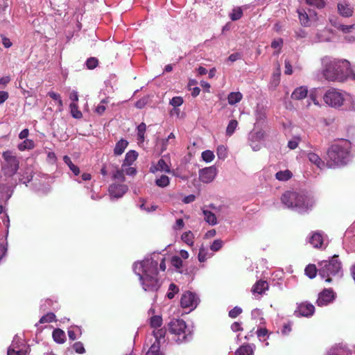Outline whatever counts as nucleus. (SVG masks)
I'll list each match as a JSON object with an SVG mask.
<instances>
[{
    "instance_id": "1",
    "label": "nucleus",
    "mask_w": 355,
    "mask_h": 355,
    "mask_svg": "<svg viewBox=\"0 0 355 355\" xmlns=\"http://www.w3.org/2000/svg\"><path fill=\"white\" fill-rule=\"evenodd\" d=\"M159 261V270L164 272L166 268L165 258L157 252L152 253L145 257L143 261L135 262L133 265V270L139 276L145 291L156 292L161 286L157 277Z\"/></svg>"
},
{
    "instance_id": "2",
    "label": "nucleus",
    "mask_w": 355,
    "mask_h": 355,
    "mask_svg": "<svg viewBox=\"0 0 355 355\" xmlns=\"http://www.w3.org/2000/svg\"><path fill=\"white\" fill-rule=\"evenodd\" d=\"M321 62L322 72L327 80L343 82L349 78L352 71L347 60L326 56Z\"/></svg>"
},
{
    "instance_id": "3",
    "label": "nucleus",
    "mask_w": 355,
    "mask_h": 355,
    "mask_svg": "<svg viewBox=\"0 0 355 355\" xmlns=\"http://www.w3.org/2000/svg\"><path fill=\"white\" fill-rule=\"evenodd\" d=\"M281 202L286 208L305 213L314 207L316 200L312 193L306 191H287L282 195Z\"/></svg>"
},
{
    "instance_id": "4",
    "label": "nucleus",
    "mask_w": 355,
    "mask_h": 355,
    "mask_svg": "<svg viewBox=\"0 0 355 355\" xmlns=\"http://www.w3.org/2000/svg\"><path fill=\"white\" fill-rule=\"evenodd\" d=\"M351 148L348 140H340L332 144L327 150V166L334 168L347 164L352 157Z\"/></svg>"
},
{
    "instance_id": "5",
    "label": "nucleus",
    "mask_w": 355,
    "mask_h": 355,
    "mask_svg": "<svg viewBox=\"0 0 355 355\" xmlns=\"http://www.w3.org/2000/svg\"><path fill=\"white\" fill-rule=\"evenodd\" d=\"M318 274L325 282H331V277H341L343 270L338 256L334 255L331 259L318 263Z\"/></svg>"
},
{
    "instance_id": "6",
    "label": "nucleus",
    "mask_w": 355,
    "mask_h": 355,
    "mask_svg": "<svg viewBox=\"0 0 355 355\" xmlns=\"http://www.w3.org/2000/svg\"><path fill=\"white\" fill-rule=\"evenodd\" d=\"M168 326L169 331L177 337V343L187 342L191 339V332L187 329L186 323L183 320L173 319Z\"/></svg>"
},
{
    "instance_id": "7",
    "label": "nucleus",
    "mask_w": 355,
    "mask_h": 355,
    "mask_svg": "<svg viewBox=\"0 0 355 355\" xmlns=\"http://www.w3.org/2000/svg\"><path fill=\"white\" fill-rule=\"evenodd\" d=\"M350 96L348 94L342 91L330 89L326 92L323 96L324 101L331 107H338L343 104V102Z\"/></svg>"
},
{
    "instance_id": "8",
    "label": "nucleus",
    "mask_w": 355,
    "mask_h": 355,
    "mask_svg": "<svg viewBox=\"0 0 355 355\" xmlns=\"http://www.w3.org/2000/svg\"><path fill=\"white\" fill-rule=\"evenodd\" d=\"M2 157L4 159L2 164L1 171L6 176L11 177L14 175L19 168V161L10 151H6Z\"/></svg>"
},
{
    "instance_id": "9",
    "label": "nucleus",
    "mask_w": 355,
    "mask_h": 355,
    "mask_svg": "<svg viewBox=\"0 0 355 355\" xmlns=\"http://www.w3.org/2000/svg\"><path fill=\"white\" fill-rule=\"evenodd\" d=\"M265 133L262 130L251 131L248 136V141L254 151H259L261 148V142L263 141Z\"/></svg>"
},
{
    "instance_id": "10",
    "label": "nucleus",
    "mask_w": 355,
    "mask_h": 355,
    "mask_svg": "<svg viewBox=\"0 0 355 355\" xmlns=\"http://www.w3.org/2000/svg\"><path fill=\"white\" fill-rule=\"evenodd\" d=\"M297 13L300 21L304 26H309L310 22L316 19V12L311 8H299Z\"/></svg>"
},
{
    "instance_id": "11",
    "label": "nucleus",
    "mask_w": 355,
    "mask_h": 355,
    "mask_svg": "<svg viewBox=\"0 0 355 355\" xmlns=\"http://www.w3.org/2000/svg\"><path fill=\"white\" fill-rule=\"evenodd\" d=\"M198 303V298L196 295L190 291L185 292L180 300L182 307L188 308L191 310L194 309Z\"/></svg>"
},
{
    "instance_id": "12",
    "label": "nucleus",
    "mask_w": 355,
    "mask_h": 355,
    "mask_svg": "<svg viewBox=\"0 0 355 355\" xmlns=\"http://www.w3.org/2000/svg\"><path fill=\"white\" fill-rule=\"evenodd\" d=\"M213 209L214 211L203 209L202 211L205 222H216L218 218L220 219V217L225 215L226 211L225 207H220L218 209L214 207Z\"/></svg>"
},
{
    "instance_id": "13",
    "label": "nucleus",
    "mask_w": 355,
    "mask_h": 355,
    "mask_svg": "<svg viewBox=\"0 0 355 355\" xmlns=\"http://www.w3.org/2000/svg\"><path fill=\"white\" fill-rule=\"evenodd\" d=\"M217 174V169L214 166L206 167L199 171L200 180L204 183H209L214 180Z\"/></svg>"
},
{
    "instance_id": "14",
    "label": "nucleus",
    "mask_w": 355,
    "mask_h": 355,
    "mask_svg": "<svg viewBox=\"0 0 355 355\" xmlns=\"http://www.w3.org/2000/svg\"><path fill=\"white\" fill-rule=\"evenodd\" d=\"M334 297L335 295L331 289H324L323 291L319 293L316 302L319 306H327L333 302Z\"/></svg>"
},
{
    "instance_id": "15",
    "label": "nucleus",
    "mask_w": 355,
    "mask_h": 355,
    "mask_svg": "<svg viewBox=\"0 0 355 355\" xmlns=\"http://www.w3.org/2000/svg\"><path fill=\"white\" fill-rule=\"evenodd\" d=\"M314 306L308 302H302L298 304L297 309L295 311V314L297 316L309 317L314 313Z\"/></svg>"
},
{
    "instance_id": "16",
    "label": "nucleus",
    "mask_w": 355,
    "mask_h": 355,
    "mask_svg": "<svg viewBox=\"0 0 355 355\" xmlns=\"http://www.w3.org/2000/svg\"><path fill=\"white\" fill-rule=\"evenodd\" d=\"M338 12L343 17H349L353 15L354 8L347 0H343L338 3Z\"/></svg>"
},
{
    "instance_id": "17",
    "label": "nucleus",
    "mask_w": 355,
    "mask_h": 355,
    "mask_svg": "<svg viewBox=\"0 0 355 355\" xmlns=\"http://www.w3.org/2000/svg\"><path fill=\"white\" fill-rule=\"evenodd\" d=\"M127 190L128 187L125 184H112L110 186L109 193L112 198L118 199L121 198Z\"/></svg>"
},
{
    "instance_id": "18",
    "label": "nucleus",
    "mask_w": 355,
    "mask_h": 355,
    "mask_svg": "<svg viewBox=\"0 0 355 355\" xmlns=\"http://www.w3.org/2000/svg\"><path fill=\"white\" fill-rule=\"evenodd\" d=\"M309 241L315 248H322L327 246L324 236L319 232L313 233Z\"/></svg>"
},
{
    "instance_id": "19",
    "label": "nucleus",
    "mask_w": 355,
    "mask_h": 355,
    "mask_svg": "<svg viewBox=\"0 0 355 355\" xmlns=\"http://www.w3.org/2000/svg\"><path fill=\"white\" fill-rule=\"evenodd\" d=\"M255 127L261 125L266 119V110L263 105H257L254 110Z\"/></svg>"
},
{
    "instance_id": "20",
    "label": "nucleus",
    "mask_w": 355,
    "mask_h": 355,
    "mask_svg": "<svg viewBox=\"0 0 355 355\" xmlns=\"http://www.w3.org/2000/svg\"><path fill=\"white\" fill-rule=\"evenodd\" d=\"M308 96V88L306 86H300L294 89L291 94V98L293 100H302Z\"/></svg>"
},
{
    "instance_id": "21",
    "label": "nucleus",
    "mask_w": 355,
    "mask_h": 355,
    "mask_svg": "<svg viewBox=\"0 0 355 355\" xmlns=\"http://www.w3.org/2000/svg\"><path fill=\"white\" fill-rule=\"evenodd\" d=\"M307 157L309 162L315 164L318 168L322 169L324 167V162L316 153L312 152L309 153Z\"/></svg>"
},
{
    "instance_id": "22",
    "label": "nucleus",
    "mask_w": 355,
    "mask_h": 355,
    "mask_svg": "<svg viewBox=\"0 0 355 355\" xmlns=\"http://www.w3.org/2000/svg\"><path fill=\"white\" fill-rule=\"evenodd\" d=\"M175 136L171 132L166 139H161L159 141V144L161 146V152H164L167 149L168 145H175Z\"/></svg>"
},
{
    "instance_id": "23",
    "label": "nucleus",
    "mask_w": 355,
    "mask_h": 355,
    "mask_svg": "<svg viewBox=\"0 0 355 355\" xmlns=\"http://www.w3.org/2000/svg\"><path fill=\"white\" fill-rule=\"evenodd\" d=\"M268 288V284L266 281H258L252 288L253 294L261 295L263 292Z\"/></svg>"
},
{
    "instance_id": "24",
    "label": "nucleus",
    "mask_w": 355,
    "mask_h": 355,
    "mask_svg": "<svg viewBox=\"0 0 355 355\" xmlns=\"http://www.w3.org/2000/svg\"><path fill=\"white\" fill-rule=\"evenodd\" d=\"M13 193V188L6 184H0V198L3 200H8Z\"/></svg>"
},
{
    "instance_id": "25",
    "label": "nucleus",
    "mask_w": 355,
    "mask_h": 355,
    "mask_svg": "<svg viewBox=\"0 0 355 355\" xmlns=\"http://www.w3.org/2000/svg\"><path fill=\"white\" fill-rule=\"evenodd\" d=\"M150 171L153 173L159 171L166 173L171 172L169 166L163 159H160L155 166L151 167Z\"/></svg>"
},
{
    "instance_id": "26",
    "label": "nucleus",
    "mask_w": 355,
    "mask_h": 355,
    "mask_svg": "<svg viewBox=\"0 0 355 355\" xmlns=\"http://www.w3.org/2000/svg\"><path fill=\"white\" fill-rule=\"evenodd\" d=\"M293 177V173L290 170L286 169L276 173L275 178L281 182L288 181Z\"/></svg>"
},
{
    "instance_id": "27",
    "label": "nucleus",
    "mask_w": 355,
    "mask_h": 355,
    "mask_svg": "<svg viewBox=\"0 0 355 355\" xmlns=\"http://www.w3.org/2000/svg\"><path fill=\"white\" fill-rule=\"evenodd\" d=\"M138 156V153L135 150L128 151L124 159V163L122 165V167H125V166H130L137 159Z\"/></svg>"
},
{
    "instance_id": "28",
    "label": "nucleus",
    "mask_w": 355,
    "mask_h": 355,
    "mask_svg": "<svg viewBox=\"0 0 355 355\" xmlns=\"http://www.w3.org/2000/svg\"><path fill=\"white\" fill-rule=\"evenodd\" d=\"M128 141L125 139H121L119 141L114 147V153L115 155H121L123 153L124 150L128 146Z\"/></svg>"
},
{
    "instance_id": "29",
    "label": "nucleus",
    "mask_w": 355,
    "mask_h": 355,
    "mask_svg": "<svg viewBox=\"0 0 355 355\" xmlns=\"http://www.w3.org/2000/svg\"><path fill=\"white\" fill-rule=\"evenodd\" d=\"M243 98V95L239 92H231L227 96L228 103L230 105H235L240 102Z\"/></svg>"
},
{
    "instance_id": "30",
    "label": "nucleus",
    "mask_w": 355,
    "mask_h": 355,
    "mask_svg": "<svg viewBox=\"0 0 355 355\" xmlns=\"http://www.w3.org/2000/svg\"><path fill=\"white\" fill-rule=\"evenodd\" d=\"M235 355H254V349L250 345H242L236 351Z\"/></svg>"
},
{
    "instance_id": "31",
    "label": "nucleus",
    "mask_w": 355,
    "mask_h": 355,
    "mask_svg": "<svg viewBox=\"0 0 355 355\" xmlns=\"http://www.w3.org/2000/svg\"><path fill=\"white\" fill-rule=\"evenodd\" d=\"M16 340H13L12 344L8 349V355H26V351L21 349H17V347H15Z\"/></svg>"
},
{
    "instance_id": "32",
    "label": "nucleus",
    "mask_w": 355,
    "mask_h": 355,
    "mask_svg": "<svg viewBox=\"0 0 355 355\" xmlns=\"http://www.w3.org/2000/svg\"><path fill=\"white\" fill-rule=\"evenodd\" d=\"M53 338L58 343H63L66 339L64 331L60 329H56L53 331Z\"/></svg>"
},
{
    "instance_id": "33",
    "label": "nucleus",
    "mask_w": 355,
    "mask_h": 355,
    "mask_svg": "<svg viewBox=\"0 0 355 355\" xmlns=\"http://www.w3.org/2000/svg\"><path fill=\"white\" fill-rule=\"evenodd\" d=\"M70 112L71 116L75 119H81L83 117L82 112L78 110L77 103H71L69 105Z\"/></svg>"
},
{
    "instance_id": "34",
    "label": "nucleus",
    "mask_w": 355,
    "mask_h": 355,
    "mask_svg": "<svg viewBox=\"0 0 355 355\" xmlns=\"http://www.w3.org/2000/svg\"><path fill=\"white\" fill-rule=\"evenodd\" d=\"M63 160L64 163L69 167L70 170L75 175H78L80 173L79 168L72 163L69 157H68L67 155H64L63 157Z\"/></svg>"
},
{
    "instance_id": "35",
    "label": "nucleus",
    "mask_w": 355,
    "mask_h": 355,
    "mask_svg": "<svg viewBox=\"0 0 355 355\" xmlns=\"http://www.w3.org/2000/svg\"><path fill=\"white\" fill-rule=\"evenodd\" d=\"M35 146L34 141L31 139H25L18 145V149L21 151L33 149Z\"/></svg>"
},
{
    "instance_id": "36",
    "label": "nucleus",
    "mask_w": 355,
    "mask_h": 355,
    "mask_svg": "<svg viewBox=\"0 0 355 355\" xmlns=\"http://www.w3.org/2000/svg\"><path fill=\"white\" fill-rule=\"evenodd\" d=\"M229 16L232 21H236L243 16V10L240 7L234 8L232 9Z\"/></svg>"
},
{
    "instance_id": "37",
    "label": "nucleus",
    "mask_w": 355,
    "mask_h": 355,
    "mask_svg": "<svg viewBox=\"0 0 355 355\" xmlns=\"http://www.w3.org/2000/svg\"><path fill=\"white\" fill-rule=\"evenodd\" d=\"M169 178L165 175H162L159 178H157L155 180V184L159 187H166L169 184Z\"/></svg>"
},
{
    "instance_id": "38",
    "label": "nucleus",
    "mask_w": 355,
    "mask_h": 355,
    "mask_svg": "<svg viewBox=\"0 0 355 355\" xmlns=\"http://www.w3.org/2000/svg\"><path fill=\"white\" fill-rule=\"evenodd\" d=\"M193 234L191 231L184 232L181 236V239L189 245L193 244Z\"/></svg>"
},
{
    "instance_id": "39",
    "label": "nucleus",
    "mask_w": 355,
    "mask_h": 355,
    "mask_svg": "<svg viewBox=\"0 0 355 355\" xmlns=\"http://www.w3.org/2000/svg\"><path fill=\"white\" fill-rule=\"evenodd\" d=\"M166 334V330L164 329H159L157 331H153V335L155 338V342L154 343L158 344L160 346L162 340L164 338Z\"/></svg>"
},
{
    "instance_id": "40",
    "label": "nucleus",
    "mask_w": 355,
    "mask_h": 355,
    "mask_svg": "<svg viewBox=\"0 0 355 355\" xmlns=\"http://www.w3.org/2000/svg\"><path fill=\"white\" fill-rule=\"evenodd\" d=\"M201 157L203 161L207 163H209L214 160L215 155L213 151L207 150L202 153Z\"/></svg>"
},
{
    "instance_id": "41",
    "label": "nucleus",
    "mask_w": 355,
    "mask_h": 355,
    "mask_svg": "<svg viewBox=\"0 0 355 355\" xmlns=\"http://www.w3.org/2000/svg\"><path fill=\"white\" fill-rule=\"evenodd\" d=\"M305 274L311 279H313L315 277L317 274V271H318V268L317 269L315 265H309L305 268Z\"/></svg>"
},
{
    "instance_id": "42",
    "label": "nucleus",
    "mask_w": 355,
    "mask_h": 355,
    "mask_svg": "<svg viewBox=\"0 0 355 355\" xmlns=\"http://www.w3.org/2000/svg\"><path fill=\"white\" fill-rule=\"evenodd\" d=\"M109 101V98L103 99L100 104L96 107L95 112L99 115L103 114L106 110L105 105L107 104Z\"/></svg>"
},
{
    "instance_id": "43",
    "label": "nucleus",
    "mask_w": 355,
    "mask_h": 355,
    "mask_svg": "<svg viewBox=\"0 0 355 355\" xmlns=\"http://www.w3.org/2000/svg\"><path fill=\"white\" fill-rule=\"evenodd\" d=\"M216 154L218 159L224 160L227 156V148L223 145L218 146L216 149Z\"/></svg>"
},
{
    "instance_id": "44",
    "label": "nucleus",
    "mask_w": 355,
    "mask_h": 355,
    "mask_svg": "<svg viewBox=\"0 0 355 355\" xmlns=\"http://www.w3.org/2000/svg\"><path fill=\"white\" fill-rule=\"evenodd\" d=\"M238 125V122L236 120H231L227 125L226 128V135L231 136L235 131Z\"/></svg>"
},
{
    "instance_id": "45",
    "label": "nucleus",
    "mask_w": 355,
    "mask_h": 355,
    "mask_svg": "<svg viewBox=\"0 0 355 355\" xmlns=\"http://www.w3.org/2000/svg\"><path fill=\"white\" fill-rule=\"evenodd\" d=\"M150 323L153 328L160 327L162 324V318L159 315H155L150 318Z\"/></svg>"
},
{
    "instance_id": "46",
    "label": "nucleus",
    "mask_w": 355,
    "mask_h": 355,
    "mask_svg": "<svg viewBox=\"0 0 355 355\" xmlns=\"http://www.w3.org/2000/svg\"><path fill=\"white\" fill-rule=\"evenodd\" d=\"M159 348L160 346L158 344L153 343L146 355H162L159 352Z\"/></svg>"
},
{
    "instance_id": "47",
    "label": "nucleus",
    "mask_w": 355,
    "mask_h": 355,
    "mask_svg": "<svg viewBox=\"0 0 355 355\" xmlns=\"http://www.w3.org/2000/svg\"><path fill=\"white\" fill-rule=\"evenodd\" d=\"M146 129V125L144 123H140L137 127V135L139 139L141 141H143L144 140V134Z\"/></svg>"
},
{
    "instance_id": "48",
    "label": "nucleus",
    "mask_w": 355,
    "mask_h": 355,
    "mask_svg": "<svg viewBox=\"0 0 355 355\" xmlns=\"http://www.w3.org/2000/svg\"><path fill=\"white\" fill-rule=\"evenodd\" d=\"M123 172L124 171H123V168L121 170H116L112 175L113 179L119 182H123L125 180Z\"/></svg>"
},
{
    "instance_id": "49",
    "label": "nucleus",
    "mask_w": 355,
    "mask_h": 355,
    "mask_svg": "<svg viewBox=\"0 0 355 355\" xmlns=\"http://www.w3.org/2000/svg\"><path fill=\"white\" fill-rule=\"evenodd\" d=\"M183 98L180 96H175L170 101V105H171L173 107H174V110L177 111L175 110V107H179L183 104Z\"/></svg>"
},
{
    "instance_id": "50",
    "label": "nucleus",
    "mask_w": 355,
    "mask_h": 355,
    "mask_svg": "<svg viewBox=\"0 0 355 355\" xmlns=\"http://www.w3.org/2000/svg\"><path fill=\"white\" fill-rule=\"evenodd\" d=\"M55 318V315L53 313H48L45 315H43L40 320V323L44 324V323H49L52 322Z\"/></svg>"
},
{
    "instance_id": "51",
    "label": "nucleus",
    "mask_w": 355,
    "mask_h": 355,
    "mask_svg": "<svg viewBox=\"0 0 355 355\" xmlns=\"http://www.w3.org/2000/svg\"><path fill=\"white\" fill-rule=\"evenodd\" d=\"M179 291L178 287L175 284H171L168 288V293H167V297L169 299H173L175 293Z\"/></svg>"
},
{
    "instance_id": "52",
    "label": "nucleus",
    "mask_w": 355,
    "mask_h": 355,
    "mask_svg": "<svg viewBox=\"0 0 355 355\" xmlns=\"http://www.w3.org/2000/svg\"><path fill=\"white\" fill-rule=\"evenodd\" d=\"M171 264L176 269H178V270L182 268V259L180 257L173 256L171 258Z\"/></svg>"
},
{
    "instance_id": "53",
    "label": "nucleus",
    "mask_w": 355,
    "mask_h": 355,
    "mask_svg": "<svg viewBox=\"0 0 355 355\" xmlns=\"http://www.w3.org/2000/svg\"><path fill=\"white\" fill-rule=\"evenodd\" d=\"M300 141V137H298V136L294 137L292 139L288 141V147L291 150H294L298 146Z\"/></svg>"
},
{
    "instance_id": "54",
    "label": "nucleus",
    "mask_w": 355,
    "mask_h": 355,
    "mask_svg": "<svg viewBox=\"0 0 355 355\" xmlns=\"http://www.w3.org/2000/svg\"><path fill=\"white\" fill-rule=\"evenodd\" d=\"M48 95L51 98H53V100L55 101H57L58 102V106L60 107V108L61 109L62 105H63V103H62V101L60 98V95L59 94H57L54 92H49L48 93Z\"/></svg>"
},
{
    "instance_id": "55",
    "label": "nucleus",
    "mask_w": 355,
    "mask_h": 355,
    "mask_svg": "<svg viewBox=\"0 0 355 355\" xmlns=\"http://www.w3.org/2000/svg\"><path fill=\"white\" fill-rule=\"evenodd\" d=\"M200 262H204L207 259V251L204 248H200L198 256Z\"/></svg>"
},
{
    "instance_id": "56",
    "label": "nucleus",
    "mask_w": 355,
    "mask_h": 355,
    "mask_svg": "<svg viewBox=\"0 0 355 355\" xmlns=\"http://www.w3.org/2000/svg\"><path fill=\"white\" fill-rule=\"evenodd\" d=\"M222 246L223 241L220 239H216L211 245L210 249L214 252H216L222 248Z\"/></svg>"
},
{
    "instance_id": "57",
    "label": "nucleus",
    "mask_w": 355,
    "mask_h": 355,
    "mask_svg": "<svg viewBox=\"0 0 355 355\" xmlns=\"http://www.w3.org/2000/svg\"><path fill=\"white\" fill-rule=\"evenodd\" d=\"M98 64V60L96 58H90L86 62L87 67L89 69H94Z\"/></svg>"
},
{
    "instance_id": "58",
    "label": "nucleus",
    "mask_w": 355,
    "mask_h": 355,
    "mask_svg": "<svg viewBox=\"0 0 355 355\" xmlns=\"http://www.w3.org/2000/svg\"><path fill=\"white\" fill-rule=\"evenodd\" d=\"M280 77V66L278 65L277 68L272 74V83L276 86L279 84Z\"/></svg>"
},
{
    "instance_id": "59",
    "label": "nucleus",
    "mask_w": 355,
    "mask_h": 355,
    "mask_svg": "<svg viewBox=\"0 0 355 355\" xmlns=\"http://www.w3.org/2000/svg\"><path fill=\"white\" fill-rule=\"evenodd\" d=\"M242 312V309L241 308L239 307V306H235L234 308H233L232 309H231L230 311H229V316L232 318H236L239 314H241Z\"/></svg>"
},
{
    "instance_id": "60",
    "label": "nucleus",
    "mask_w": 355,
    "mask_h": 355,
    "mask_svg": "<svg viewBox=\"0 0 355 355\" xmlns=\"http://www.w3.org/2000/svg\"><path fill=\"white\" fill-rule=\"evenodd\" d=\"M73 349L76 353L83 354L85 352V349L83 345L80 342H77L73 345Z\"/></svg>"
},
{
    "instance_id": "61",
    "label": "nucleus",
    "mask_w": 355,
    "mask_h": 355,
    "mask_svg": "<svg viewBox=\"0 0 355 355\" xmlns=\"http://www.w3.org/2000/svg\"><path fill=\"white\" fill-rule=\"evenodd\" d=\"M140 207L141 209L143 210H145L147 212H150V211H153L156 209L157 208V206L155 205H147L146 203H142L141 205H140Z\"/></svg>"
},
{
    "instance_id": "62",
    "label": "nucleus",
    "mask_w": 355,
    "mask_h": 355,
    "mask_svg": "<svg viewBox=\"0 0 355 355\" xmlns=\"http://www.w3.org/2000/svg\"><path fill=\"white\" fill-rule=\"evenodd\" d=\"M283 44V40L281 38L275 40L271 43V46L273 49H281L282 46Z\"/></svg>"
},
{
    "instance_id": "63",
    "label": "nucleus",
    "mask_w": 355,
    "mask_h": 355,
    "mask_svg": "<svg viewBox=\"0 0 355 355\" xmlns=\"http://www.w3.org/2000/svg\"><path fill=\"white\" fill-rule=\"evenodd\" d=\"M285 74L286 75H291L293 73V68L291 62L286 60H285Z\"/></svg>"
},
{
    "instance_id": "64",
    "label": "nucleus",
    "mask_w": 355,
    "mask_h": 355,
    "mask_svg": "<svg viewBox=\"0 0 355 355\" xmlns=\"http://www.w3.org/2000/svg\"><path fill=\"white\" fill-rule=\"evenodd\" d=\"M354 28V25H343V24H340L339 25V26L338 27V28L340 31H342L343 33H349L350 32V31L352 29H353Z\"/></svg>"
}]
</instances>
